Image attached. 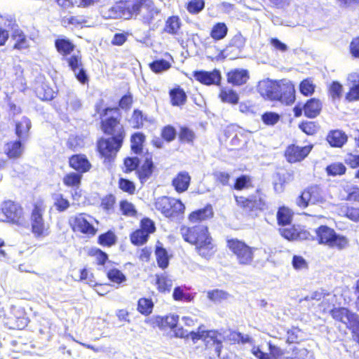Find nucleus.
<instances>
[{
	"mask_svg": "<svg viewBox=\"0 0 359 359\" xmlns=\"http://www.w3.org/2000/svg\"><path fill=\"white\" fill-rule=\"evenodd\" d=\"M257 91L264 99L278 100L287 105L293 104L295 100L294 86L290 81L262 80L258 83Z\"/></svg>",
	"mask_w": 359,
	"mask_h": 359,
	"instance_id": "f257e3e1",
	"label": "nucleus"
},
{
	"mask_svg": "<svg viewBox=\"0 0 359 359\" xmlns=\"http://www.w3.org/2000/svg\"><path fill=\"white\" fill-rule=\"evenodd\" d=\"M95 111L100 114L101 118V129L103 133L106 135H111V137H114L115 141L119 144L121 138L124 139L126 135L123 126L121 124L118 117L114 115L108 116L111 113L118 114V108L106 107L100 111V107L97 104L95 106Z\"/></svg>",
	"mask_w": 359,
	"mask_h": 359,
	"instance_id": "7ed1b4c3",
	"label": "nucleus"
},
{
	"mask_svg": "<svg viewBox=\"0 0 359 359\" xmlns=\"http://www.w3.org/2000/svg\"><path fill=\"white\" fill-rule=\"evenodd\" d=\"M69 163L72 168L81 175L88 172L91 168V164L86 155L81 154L72 155L69 158Z\"/></svg>",
	"mask_w": 359,
	"mask_h": 359,
	"instance_id": "6ab92c4d",
	"label": "nucleus"
},
{
	"mask_svg": "<svg viewBox=\"0 0 359 359\" xmlns=\"http://www.w3.org/2000/svg\"><path fill=\"white\" fill-rule=\"evenodd\" d=\"M155 207L165 217L172 221L180 219L185 209L181 201L168 196L158 198L155 202Z\"/></svg>",
	"mask_w": 359,
	"mask_h": 359,
	"instance_id": "423d86ee",
	"label": "nucleus"
},
{
	"mask_svg": "<svg viewBox=\"0 0 359 359\" xmlns=\"http://www.w3.org/2000/svg\"><path fill=\"white\" fill-rule=\"evenodd\" d=\"M219 97L223 102L231 104H236L239 102V95L233 89H222Z\"/></svg>",
	"mask_w": 359,
	"mask_h": 359,
	"instance_id": "c9c22d12",
	"label": "nucleus"
},
{
	"mask_svg": "<svg viewBox=\"0 0 359 359\" xmlns=\"http://www.w3.org/2000/svg\"><path fill=\"white\" fill-rule=\"evenodd\" d=\"M346 168L341 163H332L326 168L327 173L330 176L344 175L346 172Z\"/></svg>",
	"mask_w": 359,
	"mask_h": 359,
	"instance_id": "5fc2aeb1",
	"label": "nucleus"
},
{
	"mask_svg": "<svg viewBox=\"0 0 359 359\" xmlns=\"http://www.w3.org/2000/svg\"><path fill=\"white\" fill-rule=\"evenodd\" d=\"M324 202L325 199L318 187H310L306 189L297 199V205L302 208L309 205L322 204Z\"/></svg>",
	"mask_w": 359,
	"mask_h": 359,
	"instance_id": "9d476101",
	"label": "nucleus"
},
{
	"mask_svg": "<svg viewBox=\"0 0 359 359\" xmlns=\"http://www.w3.org/2000/svg\"><path fill=\"white\" fill-rule=\"evenodd\" d=\"M52 198L54 201V206L59 212H64L68 209L70 205L69 201L65 198L60 193H55L52 194Z\"/></svg>",
	"mask_w": 359,
	"mask_h": 359,
	"instance_id": "37998d69",
	"label": "nucleus"
},
{
	"mask_svg": "<svg viewBox=\"0 0 359 359\" xmlns=\"http://www.w3.org/2000/svg\"><path fill=\"white\" fill-rule=\"evenodd\" d=\"M179 140L183 143L192 144L196 139L193 130L187 126H181L178 134Z\"/></svg>",
	"mask_w": 359,
	"mask_h": 359,
	"instance_id": "58836bf2",
	"label": "nucleus"
},
{
	"mask_svg": "<svg viewBox=\"0 0 359 359\" xmlns=\"http://www.w3.org/2000/svg\"><path fill=\"white\" fill-rule=\"evenodd\" d=\"M84 145L83 140L81 137L78 135H71L67 140L68 148L75 151Z\"/></svg>",
	"mask_w": 359,
	"mask_h": 359,
	"instance_id": "338daca9",
	"label": "nucleus"
},
{
	"mask_svg": "<svg viewBox=\"0 0 359 359\" xmlns=\"http://www.w3.org/2000/svg\"><path fill=\"white\" fill-rule=\"evenodd\" d=\"M208 298L215 303H220L228 298L229 294L222 290H212L208 292Z\"/></svg>",
	"mask_w": 359,
	"mask_h": 359,
	"instance_id": "864d4df0",
	"label": "nucleus"
},
{
	"mask_svg": "<svg viewBox=\"0 0 359 359\" xmlns=\"http://www.w3.org/2000/svg\"><path fill=\"white\" fill-rule=\"evenodd\" d=\"M288 344L298 343L302 340V331L297 327H292L287 332Z\"/></svg>",
	"mask_w": 359,
	"mask_h": 359,
	"instance_id": "69168bd1",
	"label": "nucleus"
},
{
	"mask_svg": "<svg viewBox=\"0 0 359 359\" xmlns=\"http://www.w3.org/2000/svg\"><path fill=\"white\" fill-rule=\"evenodd\" d=\"M118 187L124 192L130 194H134L135 191V183L126 178H120L118 180Z\"/></svg>",
	"mask_w": 359,
	"mask_h": 359,
	"instance_id": "680f3d73",
	"label": "nucleus"
},
{
	"mask_svg": "<svg viewBox=\"0 0 359 359\" xmlns=\"http://www.w3.org/2000/svg\"><path fill=\"white\" fill-rule=\"evenodd\" d=\"M348 137L339 130L330 131L327 136V141L332 147L341 148L347 142Z\"/></svg>",
	"mask_w": 359,
	"mask_h": 359,
	"instance_id": "393cba45",
	"label": "nucleus"
},
{
	"mask_svg": "<svg viewBox=\"0 0 359 359\" xmlns=\"http://www.w3.org/2000/svg\"><path fill=\"white\" fill-rule=\"evenodd\" d=\"M191 182V176L187 171H181L172 179V185L178 193L186 191Z\"/></svg>",
	"mask_w": 359,
	"mask_h": 359,
	"instance_id": "412c9836",
	"label": "nucleus"
},
{
	"mask_svg": "<svg viewBox=\"0 0 359 359\" xmlns=\"http://www.w3.org/2000/svg\"><path fill=\"white\" fill-rule=\"evenodd\" d=\"M140 229L150 236L156 231L155 223L149 218H144L141 220Z\"/></svg>",
	"mask_w": 359,
	"mask_h": 359,
	"instance_id": "e2e57ef3",
	"label": "nucleus"
},
{
	"mask_svg": "<svg viewBox=\"0 0 359 359\" xmlns=\"http://www.w3.org/2000/svg\"><path fill=\"white\" fill-rule=\"evenodd\" d=\"M155 255L158 266L162 269H166L169 265L170 257L167 250L159 241L156 245Z\"/></svg>",
	"mask_w": 359,
	"mask_h": 359,
	"instance_id": "a878e982",
	"label": "nucleus"
},
{
	"mask_svg": "<svg viewBox=\"0 0 359 359\" xmlns=\"http://www.w3.org/2000/svg\"><path fill=\"white\" fill-rule=\"evenodd\" d=\"M154 304L151 299L141 298L138 300L137 310L144 316L151 313Z\"/></svg>",
	"mask_w": 359,
	"mask_h": 359,
	"instance_id": "49530a36",
	"label": "nucleus"
},
{
	"mask_svg": "<svg viewBox=\"0 0 359 359\" xmlns=\"http://www.w3.org/2000/svg\"><path fill=\"white\" fill-rule=\"evenodd\" d=\"M151 69L156 73L160 74L169 69L171 67L170 63L164 59L156 60L149 64Z\"/></svg>",
	"mask_w": 359,
	"mask_h": 359,
	"instance_id": "09e8293b",
	"label": "nucleus"
},
{
	"mask_svg": "<svg viewBox=\"0 0 359 359\" xmlns=\"http://www.w3.org/2000/svg\"><path fill=\"white\" fill-rule=\"evenodd\" d=\"M249 72L246 69H236L227 74V81L233 86L245 84L249 79Z\"/></svg>",
	"mask_w": 359,
	"mask_h": 359,
	"instance_id": "4be33fe9",
	"label": "nucleus"
},
{
	"mask_svg": "<svg viewBox=\"0 0 359 359\" xmlns=\"http://www.w3.org/2000/svg\"><path fill=\"white\" fill-rule=\"evenodd\" d=\"M185 287L182 286H177L175 287L172 293V297L175 301H184V302H191L194 299V296L185 292Z\"/></svg>",
	"mask_w": 359,
	"mask_h": 359,
	"instance_id": "a18cd8bd",
	"label": "nucleus"
},
{
	"mask_svg": "<svg viewBox=\"0 0 359 359\" xmlns=\"http://www.w3.org/2000/svg\"><path fill=\"white\" fill-rule=\"evenodd\" d=\"M7 26L11 27V39L15 41L13 48L18 50L27 48L29 46L28 41L24 32L19 29L18 25L15 22L9 20Z\"/></svg>",
	"mask_w": 359,
	"mask_h": 359,
	"instance_id": "a211bd4d",
	"label": "nucleus"
},
{
	"mask_svg": "<svg viewBox=\"0 0 359 359\" xmlns=\"http://www.w3.org/2000/svg\"><path fill=\"white\" fill-rule=\"evenodd\" d=\"M144 121H149L147 116L138 109H134L132 116L129 120L131 126L135 129L142 128Z\"/></svg>",
	"mask_w": 359,
	"mask_h": 359,
	"instance_id": "f704fd0d",
	"label": "nucleus"
},
{
	"mask_svg": "<svg viewBox=\"0 0 359 359\" xmlns=\"http://www.w3.org/2000/svg\"><path fill=\"white\" fill-rule=\"evenodd\" d=\"M81 174L72 172L64 177L63 183L67 187H79L81 182Z\"/></svg>",
	"mask_w": 359,
	"mask_h": 359,
	"instance_id": "de8ad7c7",
	"label": "nucleus"
},
{
	"mask_svg": "<svg viewBox=\"0 0 359 359\" xmlns=\"http://www.w3.org/2000/svg\"><path fill=\"white\" fill-rule=\"evenodd\" d=\"M158 13L159 11L156 8L147 5L141 13L140 19L144 24L149 25L153 21L154 16L158 15Z\"/></svg>",
	"mask_w": 359,
	"mask_h": 359,
	"instance_id": "ea45409f",
	"label": "nucleus"
},
{
	"mask_svg": "<svg viewBox=\"0 0 359 359\" xmlns=\"http://www.w3.org/2000/svg\"><path fill=\"white\" fill-rule=\"evenodd\" d=\"M154 169V165L151 158H146L142 167L137 171L142 184H144L151 177Z\"/></svg>",
	"mask_w": 359,
	"mask_h": 359,
	"instance_id": "cd10ccee",
	"label": "nucleus"
},
{
	"mask_svg": "<svg viewBox=\"0 0 359 359\" xmlns=\"http://www.w3.org/2000/svg\"><path fill=\"white\" fill-rule=\"evenodd\" d=\"M123 138L118 144L115 141L114 137L102 138L97 142V149L100 154L106 158L114 157L122 147Z\"/></svg>",
	"mask_w": 359,
	"mask_h": 359,
	"instance_id": "f8f14e48",
	"label": "nucleus"
},
{
	"mask_svg": "<svg viewBox=\"0 0 359 359\" xmlns=\"http://www.w3.org/2000/svg\"><path fill=\"white\" fill-rule=\"evenodd\" d=\"M223 338L222 334L217 330H205L203 341L207 348L213 346L215 353L220 357Z\"/></svg>",
	"mask_w": 359,
	"mask_h": 359,
	"instance_id": "dca6fc26",
	"label": "nucleus"
},
{
	"mask_svg": "<svg viewBox=\"0 0 359 359\" xmlns=\"http://www.w3.org/2000/svg\"><path fill=\"white\" fill-rule=\"evenodd\" d=\"M171 103L173 106H181L187 101V95L180 86L171 89L169 92Z\"/></svg>",
	"mask_w": 359,
	"mask_h": 359,
	"instance_id": "473e14b6",
	"label": "nucleus"
},
{
	"mask_svg": "<svg viewBox=\"0 0 359 359\" xmlns=\"http://www.w3.org/2000/svg\"><path fill=\"white\" fill-rule=\"evenodd\" d=\"M252 187V180L250 177L246 175H241L238 177L233 184V188L236 190H243Z\"/></svg>",
	"mask_w": 359,
	"mask_h": 359,
	"instance_id": "3c124183",
	"label": "nucleus"
},
{
	"mask_svg": "<svg viewBox=\"0 0 359 359\" xmlns=\"http://www.w3.org/2000/svg\"><path fill=\"white\" fill-rule=\"evenodd\" d=\"M55 46L57 51L65 57L70 55L75 48L74 43L66 37L57 39L55 41Z\"/></svg>",
	"mask_w": 359,
	"mask_h": 359,
	"instance_id": "bb28decb",
	"label": "nucleus"
},
{
	"mask_svg": "<svg viewBox=\"0 0 359 359\" xmlns=\"http://www.w3.org/2000/svg\"><path fill=\"white\" fill-rule=\"evenodd\" d=\"M177 134L176 129L171 125H167L161 130V137L168 142L173 141L176 138Z\"/></svg>",
	"mask_w": 359,
	"mask_h": 359,
	"instance_id": "4d7b16f0",
	"label": "nucleus"
},
{
	"mask_svg": "<svg viewBox=\"0 0 359 359\" xmlns=\"http://www.w3.org/2000/svg\"><path fill=\"white\" fill-rule=\"evenodd\" d=\"M149 238V236L140 229L133 231L130 236L131 243L136 246L145 244L148 241Z\"/></svg>",
	"mask_w": 359,
	"mask_h": 359,
	"instance_id": "c03bdc74",
	"label": "nucleus"
},
{
	"mask_svg": "<svg viewBox=\"0 0 359 359\" xmlns=\"http://www.w3.org/2000/svg\"><path fill=\"white\" fill-rule=\"evenodd\" d=\"M68 64V67L73 72H76L77 69L83 67L81 57L78 55H72L69 57H65Z\"/></svg>",
	"mask_w": 359,
	"mask_h": 359,
	"instance_id": "6e6d98bb",
	"label": "nucleus"
},
{
	"mask_svg": "<svg viewBox=\"0 0 359 359\" xmlns=\"http://www.w3.org/2000/svg\"><path fill=\"white\" fill-rule=\"evenodd\" d=\"M184 240L196 246L198 253L208 259L214 253V245L207 226L196 225L191 227L183 226L180 229Z\"/></svg>",
	"mask_w": 359,
	"mask_h": 359,
	"instance_id": "f03ea898",
	"label": "nucleus"
},
{
	"mask_svg": "<svg viewBox=\"0 0 359 359\" xmlns=\"http://www.w3.org/2000/svg\"><path fill=\"white\" fill-rule=\"evenodd\" d=\"M1 210L6 221L13 224H20L23 217V209L21 205L12 201L2 203Z\"/></svg>",
	"mask_w": 359,
	"mask_h": 359,
	"instance_id": "9b49d317",
	"label": "nucleus"
},
{
	"mask_svg": "<svg viewBox=\"0 0 359 359\" xmlns=\"http://www.w3.org/2000/svg\"><path fill=\"white\" fill-rule=\"evenodd\" d=\"M156 285L160 292H169L172 286V281L167 276L162 274L156 276Z\"/></svg>",
	"mask_w": 359,
	"mask_h": 359,
	"instance_id": "79ce46f5",
	"label": "nucleus"
},
{
	"mask_svg": "<svg viewBox=\"0 0 359 359\" xmlns=\"http://www.w3.org/2000/svg\"><path fill=\"white\" fill-rule=\"evenodd\" d=\"M146 6L143 0H137L128 6L125 3L120 2L114 5L105 12L104 17L112 19H129L133 17L136 18L137 15L140 16Z\"/></svg>",
	"mask_w": 359,
	"mask_h": 359,
	"instance_id": "20e7f679",
	"label": "nucleus"
},
{
	"mask_svg": "<svg viewBox=\"0 0 359 359\" xmlns=\"http://www.w3.org/2000/svg\"><path fill=\"white\" fill-rule=\"evenodd\" d=\"M213 216V210L211 205H207L205 208L192 212L189 217L190 222H197L211 218Z\"/></svg>",
	"mask_w": 359,
	"mask_h": 359,
	"instance_id": "c85d7f7f",
	"label": "nucleus"
},
{
	"mask_svg": "<svg viewBox=\"0 0 359 359\" xmlns=\"http://www.w3.org/2000/svg\"><path fill=\"white\" fill-rule=\"evenodd\" d=\"M108 279L117 284H121L126 280V276L118 269H112L107 271Z\"/></svg>",
	"mask_w": 359,
	"mask_h": 359,
	"instance_id": "603ef678",
	"label": "nucleus"
},
{
	"mask_svg": "<svg viewBox=\"0 0 359 359\" xmlns=\"http://www.w3.org/2000/svg\"><path fill=\"white\" fill-rule=\"evenodd\" d=\"M31 128V120L27 116H22L20 120L15 121V133L19 140L26 142L29 137Z\"/></svg>",
	"mask_w": 359,
	"mask_h": 359,
	"instance_id": "aec40b11",
	"label": "nucleus"
},
{
	"mask_svg": "<svg viewBox=\"0 0 359 359\" xmlns=\"http://www.w3.org/2000/svg\"><path fill=\"white\" fill-rule=\"evenodd\" d=\"M314 90L315 86L309 79L303 80L299 84V91L304 95H311Z\"/></svg>",
	"mask_w": 359,
	"mask_h": 359,
	"instance_id": "0e129e2a",
	"label": "nucleus"
},
{
	"mask_svg": "<svg viewBox=\"0 0 359 359\" xmlns=\"http://www.w3.org/2000/svg\"><path fill=\"white\" fill-rule=\"evenodd\" d=\"M35 93L40 100L44 101H50L55 96V92L46 83H42L36 87Z\"/></svg>",
	"mask_w": 359,
	"mask_h": 359,
	"instance_id": "7c9ffc66",
	"label": "nucleus"
},
{
	"mask_svg": "<svg viewBox=\"0 0 359 359\" xmlns=\"http://www.w3.org/2000/svg\"><path fill=\"white\" fill-rule=\"evenodd\" d=\"M226 243L229 249L236 256L239 264L250 266L252 264L254 253L257 248L248 245L238 238L227 239Z\"/></svg>",
	"mask_w": 359,
	"mask_h": 359,
	"instance_id": "39448f33",
	"label": "nucleus"
},
{
	"mask_svg": "<svg viewBox=\"0 0 359 359\" xmlns=\"http://www.w3.org/2000/svg\"><path fill=\"white\" fill-rule=\"evenodd\" d=\"M322 109L321 102L316 98L309 99L304 106V115L310 118L316 117Z\"/></svg>",
	"mask_w": 359,
	"mask_h": 359,
	"instance_id": "b1692460",
	"label": "nucleus"
},
{
	"mask_svg": "<svg viewBox=\"0 0 359 359\" xmlns=\"http://www.w3.org/2000/svg\"><path fill=\"white\" fill-rule=\"evenodd\" d=\"M69 224L74 231H80L83 234L95 235L96 229L88 221L84 214H79L72 217L69 219Z\"/></svg>",
	"mask_w": 359,
	"mask_h": 359,
	"instance_id": "ddd939ff",
	"label": "nucleus"
},
{
	"mask_svg": "<svg viewBox=\"0 0 359 359\" xmlns=\"http://www.w3.org/2000/svg\"><path fill=\"white\" fill-rule=\"evenodd\" d=\"M205 8L204 0H191L187 6V11L191 14H198Z\"/></svg>",
	"mask_w": 359,
	"mask_h": 359,
	"instance_id": "13d9d810",
	"label": "nucleus"
},
{
	"mask_svg": "<svg viewBox=\"0 0 359 359\" xmlns=\"http://www.w3.org/2000/svg\"><path fill=\"white\" fill-rule=\"evenodd\" d=\"M31 225L32 232L36 238L44 237L48 235L41 210L37 206H35L32 210L31 215Z\"/></svg>",
	"mask_w": 359,
	"mask_h": 359,
	"instance_id": "4468645a",
	"label": "nucleus"
},
{
	"mask_svg": "<svg viewBox=\"0 0 359 359\" xmlns=\"http://www.w3.org/2000/svg\"><path fill=\"white\" fill-rule=\"evenodd\" d=\"M140 164V160L138 157H127L124 159V165L126 168V172H130L137 170Z\"/></svg>",
	"mask_w": 359,
	"mask_h": 359,
	"instance_id": "052dcab7",
	"label": "nucleus"
},
{
	"mask_svg": "<svg viewBox=\"0 0 359 359\" xmlns=\"http://www.w3.org/2000/svg\"><path fill=\"white\" fill-rule=\"evenodd\" d=\"M23 142L21 140H17L8 142L4 146V151L10 158H19L24 150Z\"/></svg>",
	"mask_w": 359,
	"mask_h": 359,
	"instance_id": "5701e85b",
	"label": "nucleus"
},
{
	"mask_svg": "<svg viewBox=\"0 0 359 359\" xmlns=\"http://www.w3.org/2000/svg\"><path fill=\"white\" fill-rule=\"evenodd\" d=\"M116 242V236L112 231H108L98 236V243L104 246L110 247Z\"/></svg>",
	"mask_w": 359,
	"mask_h": 359,
	"instance_id": "8fccbe9b",
	"label": "nucleus"
},
{
	"mask_svg": "<svg viewBox=\"0 0 359 359\" xmlns=\"http://www.w3.org/2000/svg\"><path fill=\"white\" fill-rule=\"evenodd\" d=\"M194 76L196 81L207 86L219 85L222 79L219 70L216 69L211 72L205 70L195 71Z\"/></svg>",
	"mask_w": 359,
	"mask_h": 359,
	"instance_id": "2eb2a0df",
	"label": "nucleus"
},
{
	"mask_svg": "<svg viewBox=\"0 0 359 359\" xmlns=\"http://www.w3.org/2000/svg\"><path fill=\"white\" fill-rule=\"evenodd\" d=\"M181 25V20L178 16H170L165 22L164 32L170 34L175 35L178 33Z\"/></svg>",
	"mask_w": 359,
	"mask_h": 359,
	"instance_id": "72a5a7b5",
	"label": "nucleus"
},
{
	"mask_svg": "<svg viewBox=\"0 0 359 359\" xmlns=\"http://www.w3.org/2000/svg\"><path fill=\"white\" fill-rule=\"evenodd\" d=\"M228 28L225 23L217 22L212 28L210 36L215 41H219L225 38L227 35Z\"/></svg>",
	"mask_w": 359,
	"mask_h": 359,
	"instance_id": "e433bc0d",
	"label": "nucleus"
},
{
	"mask_svg": "<svg viewBox=\"0 0 359 359\" xmlns=\"http://www.w3.org/2000/svg\"><path fill=\"white\" fill-rule=\"evenodd\" d=\"M276 217L280 226H286L292 222V214L288 208L283 207L278 209Z\"/></svg>",
	"mask_w": 359,
	"mask_h": 359,
	"instance_id": "a19ab883",
	"label": "nucleus"
},
{
	"mask_svg": "<svg viewBox=\"0 0 359 359\" xmlns=\"http://www.w3.org/2000/svg\"><path fill=\"white\" fill-rule=\"evenodd\" d=\"M310 151L311 148L309 147H299L291 144L287 147L285 155L288 162L295 163L304 159Z\"/></svg>",
	"mask_w": 359,
	"mask_h": 359,
	"instance_id": "f3484780",
	"label": "nucleus"
},
{
	"mask_svg": "<svg viewBox=\"0 0 359 359\" xmlns=\"http://www.w3.org/2000/svg\"><path fill=\"white\" fill-rule=\"evenodd\" d=\"M342 90L343 86L339 81H332L329 88L332 100H339L342 95Z\"/></svg>",
	"mask_w": 359,
	"mask_h": 359,
	"instance_id": "bf43d9fd",
	"label": "nucleus"
},
{
	"mask_svg": "<svg viewBox=\"0 0 359 359\" xmlns=\"http://www.w3.org/2000/svg\"><path fill=\"white\" fill-rule=\"evenodd\" d=\"M146 136L142 132L134 133L130 137L131 151L135 154H140L143 151V144Z\"/></svg>",
	"mask_w": 359,
	"mask_h": 359,
	"instance_id": "c756f323",
	"label": "nucleus"
},
{
	"mask_svg": "<svg viewBox=\"0 0 359 359\" xmlns=\"http://www.w3.org/2000/svg\"><path fill=\"white\" fill-rule=\"evenodd\" d=\"M330 314L334 320L345 324L359 343V316L345 307L334 308Z\"/></svg>",
	"mask_w": 359,
	"mask_h": 359,
	"instance_id": "0eeeda50",
	"label": "nucleus"
},
{
	"mask_svg": "<svg viewBox=\"0 0 359 359\" xmlns=\"http://www.w3.org/2000/svg\"><path fill=\"white\" fill-rule=\"evenodd\" d=\"M245 43V38L241 34H236L229 41V46L221 52V55L226 54L224 57L228 56L230 52H231V48H236V50L240 53L241 50L244 47Z\"/></svg>",
	"mask_w": 359,
	"mask_h": 359,
	"instance_id": "2f4dec72",
	"label": "nucleus"
},
{
	"mask_svg": "<svg viewBox=\"0 0 359 359\" xmlns=\"http://www.w3.org/2000/svg\"><path fill=\"white\" fill-rule=\"evenodd\" d=\"M120 210L122 214L126 216H134L137 212L133 204L128 201H121L120 202Z\"/></svg>",
	"mask_w": 359,
	"mask_h": 359,
	"instance_id": "774afa93",
	"label": "nucleus"
},
{
	"mask_svg": "<svg viewBox=\"0 0 359 359\" xmlns=\"http://www.w3.org/2000/svg\"><path fill=\"white\" fill-rule=\"evenodd\" d=\"M316 231L319 243L337 247L339 249L344 248L348 243L346 237L337 234L332 229L327 226H320Z\"/></svg>",
	"mask_w": 359,
	"mask_h": 359,
	"instance_id": "1a4fd4ad",
	"label": "nucleus"
},
{
	"mask_svg": "<svg viewBox=\"0 0 359 359\" xmlns=\"http://www.w3.org/2000/svg\"><path fill=\"white\" fill-rule=\"evenodd\" d=\"M234 198L237 205L252 216L256 215L257 210L264 211L267 209L265 195L262 194L259 189L257 190L255 195L250 196L248 198L236 195H234Z\"/></svg>",
	"mask_w": 359,
	"mask_h": 359,
	"instance_id": "6e6552de",
	"label": "nucleus"
},
{
	"mask_svg": "<svg viewBox=\"0 0 359 359\" xmlns=\"http://www.w3.org/2000/svg\"><path fill=\"white\" fill-rule=\"evenodd\" d=\"M67 110L76 112L81 109L82 102L77 95L74 92H69L67 99Z\"/></svg>",
	"mask_w": 359,
	"mask_h": 359,
	"instance_id": "4c0bfd02",
	"label": "nucleus"
}]
</instances>
